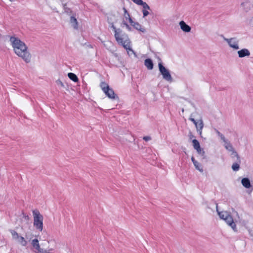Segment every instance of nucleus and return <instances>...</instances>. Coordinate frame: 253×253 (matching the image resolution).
Here are the masks:
<instances>
[{
	"mask_svg": "<svg viewBox=\"0 0 253 253\" xmlns=\"http://www.w3.org/2000/svg\"><path fill=\"white\" fill-rule=\"evenodd\" d=\"M10 41L15 53L26 62L29 63L31 60V55L27 51V47L25 43L18 38L11 37Z\"/></svg>",
	"mask_w": 253,
	"mask_h": 253,
	"instance_id": "obj_1",
	"label": "nucleus"
},
{
	"mask_svg": "<svg viewBox=\"0 0 253 253\" xmlns=\"http://www.w3.org/2000/svg\"><path fill=\"white\" fill-rule=\"evenodd\" d=\"M115 39L117 42L123 46V47L127 50L128 53L129 51L132 53L135 54L134 51L130 47V41L126 34L123 33L122 30H119L116 31V33L114 35Z\"/></svg>",
	"mask_w": 253,
	"mask_h": 253,
	"instance_id": "obj_2",
	"label": "nucleus"
},
{
	"mask_svg": "<svg viewBox=\"0 0 253 253\" xmlns=\"http://www.w3.org/2000/svg\"><path fill=\"white\" fill-rule=\"evenodd\" d=\"M34 217V226L40 231L43 229V216L38 210L33 211Z\"/></svg>",
	"mask_w": 253,
	"mask_h": 253,
	"instance_id": "obj_3",
	"label": "nucleus"
},
{
	"mask_svg": "<svg viewBox=\"0 0 253 253\" xmlns=\"http://www.w3.org/2000/svg\"><path fill=\"white\" fill-rule=\"evenodd\" d=\"M100 86L104 93L109 98L113 99H115L118 98V96L115 93L113 89L110 88L109 85L105 82H101Z\"/></svg>",
	"mask_w": 253,
	"mask_h": 253,
	"instance_id": "obj_4",
	"label": "nucleus"
},
{
	"mask_svg": "<svg viewBox=\"0 0 253 253\" xmlns=\"http://www.w3.org/2000/svg\"><path fill=\"white\" fill-rule=\"evenodd\" d=\"M158 67L159 69V71L161 73V75L163 76V78L169 82H172V78L170 74V72L168 69L166 68L163 65L162 62H159L158 64Z\"/></svg>",
	"mask_w": 253,
	"mask_h": 253,
	"instance_id": "obj_5",
	"label": "nucleus"
},
{
	"mask_svg": "<svg viewBox=\"0 0 253 253\" xmlns=\"http://www.w3.org/2000/svg\"><path fill=\"white\" fill-rule=\"evenodd\" d=\"M221 37L223 38L224 40L228 43L229 45L231 47L235 49H239L238 41H235V38L227 39L225 38L223 35H221Z\"/></svg>",
	"mask_w": 253,
	"mask_h": 253,
	"instance_id": "obj_6",
	"label": "nucleus"
},
{
	"mask_svg": "<svg viewBox=\"0 0 253 253\" xmlns=\"http://www.w3.org/2000/svg\"><path fill=\"white\" fill-rule=\"evenodd\" d=\"M225 144L224 146L227 150L230 151H233L232 154L234 155V156L236 157L237 158V159L240 161V157L237 154V153L234 151V148L232 145L230 144V142H228V141L226 140V142H224Z\"/></svg>",
	"mask_w": 253,
	"mask_h": 253,
	"instance_id": "obj_7",
	"label": "nucleus"
},
{
	"mask_svg": "<svg viewBox=\"0 0 253 253\" xmlns=\"http://www.w3.org/2000/svg\"><path fill=\"white\" fill-rule=\"evenodd\" d=\"M225 221L229 226L231 227L234 231H237L236 225L233 221V219L232 216L230 214L229 215Z\"/></svg>",
	"mask_w": 253,
	"mask_h": 253,
	"instance_id": "obj_8",
	"label": "nucleus"
},
{
	"mask_svg": "<svg viewBox=\"0 0 253 253\" xmlns=\"http://www.w3.org/2000/svg\"><path fill=\"white\" fill-rule=\"evenodd\" d=\"M195 126L196 127L197 131L199 132V135L201 137H202V129L204 127V123L203 120L202 119L198 120L196 123V125Z\"/></svg>",
	"mask_w": 253,
	"mask_h": 253,
	"instance_id": "obj_9",
	"label": "nucleus"
},
{
	"mask_svg": "<svg viewBox=\"0 0 253 253\" xmlns=\"http://www.w3.org/2000/svg\"><path fill=\"white\" fill-rule=\"evenodd\" d=\"M238 56L240 58H243L245 56H249L250 55V51L247 48H243L238 51Z\"/></svg>",
	"mask_w": 253,
	"mask_h": 253,
	"instance_id": "obj_10",
	"label": "nucleus"
},
{
	"mask_svg": "<svg viewBox=\"0 0 253 253\" xmlns=\"http://www.w3.org/2000/svg\"><path fill=\"white\" fill-rule=\"evenodd\" d=\"M179 25L181 30L185 32H190L191 30V27L183 21L179 22Z\"/></svg>",
	"mask_w": 253,
	"mask_h": 253,
	"instance_id": "obj_11",
	"label": "nucleus"
},
{
	"mask_svg": "<svg viewBox=\"0 0 253 253\" xmlns=\"http://www.w3.org/2000/svg\"><path fill=\"white\" fill-rule=\"evenodd\" d=\"M130 24L136 30L141 31L143 33L146 32L145 29L142 27V26L138 22H135L133 21V23H130Z\"/></svg>",
	"mask_w": 253,
	"mask_h": 253,
	"instance_id": "obj_12",
	"label": "nucleus"
},
{
	"mask_svg": "<svg viewBox=\"0 0 253 253\" xmlns=\"http://www.w3.org/2000/svg\"><path fill=\"white\" fill-rule=\"evenodd\" d=\"M144 65L149 70H152L153 68V63L151 59H146L144 61Z\"/></svg>",
	"mask_w": 253,
	"mask_h": 253,
	"instance_id": "obj_13",
	"label": "nucleus"
},
{
	"mask_svg": "<svg viewBox=\"0 0 253 253\" xmlns=\"http://www.w3.org/2000/svg\"><path fill=\"white\" fill-rule=\"evenodd\" d=\"M241 182L242 185L246 188H250L251 187L250 180L248 178H243Z\"/></svg>",
	"mask_w": 253,
	"mask_h": 253,
	"instance_id": "obj_14",
	"label": "nucleus"
},
{
	"mask_svg": "<svg viewBox=\"0 0 253 253\" xmlns=\"http://www.w3.org/2000/svg\"><path fill=\"white\" fill-rule=\"evenodd\" d=\"M241 6L244 10L247 12L251 9V3L248 1H246L241 3Z\"/></svg>",
	"mask_w": 253,
	"mask_h": 253,
	"instance_id": "obj_15",
	"label": "nucleus"
},
{
	"mask_svg": "<svg viewBox=\"0 0 253 253\" xmlns=\"http://www.w3.org/2000/svg\"><path fill=\"white\" fill-rule=\"evenodd\" d=\"M31 244L33 246V247L36 249L37 251H38L39 250H40V246L39 243V241L37 239H33L31 242Z\"/></svg>",
	"mask_w": 253,
	"mask_h": 253,
	"instance_id": "obj_16",
	"label": "nucleus"
},
{
	"mask_svg": "<svg viewBox=\"0 0 253 253\" xmlns=\"http://www.w3.org/2000/svg\"><path fill=\"white\" fill-rule=\"evenodd\" d=\"M70 23L72 24V25L74 29H78V23L77 19L75 17L71 16L70 17Z\"/></svg>",
	"mask_w": 253,
	"mask_h": 253,
	"instance_id": "obj_17",
	"label": "nucleus"
},
{
	"mask_svg": "<svg viewBox=\"0 0 253 253\" xmlns=\"http://www.w3.org/2000/svg\"><path fill=\"white\" fill-rule=\"evenodd\" d=\"M191 160L195 167L196 169L199 170L200 171L203 172V169L202 168H200L201 165L200 164L195 160L194 158L193 157H192Z\"/></svg>",
	"mask_w": 253,
	"mask_h": 253,
	"instance_id": "obj_18",
	"label": "nucleus"
},
{
	"mask_svg": "<svg viewBox=\"0 0 253 253\" xmlns=\"http://www.w3.org/2000/svg\"><path fill=\"white\" fill-rule=\"evenodd\" d=\"M218 214L220 218L224 220L227 218V217L230 214L227 211H221V212L218 211Z\"/></svg>",
	"mask_w": 253,
	"mask_h": 253,
	"instance_id": "obj_19",
	"label": "nucleus"
},
{
	"mask_svg": "<svg viewBox=\"0 0 253 253\" xmlns=\"http://www.w3.org/2000/svg\"><path fill=\"white\" fill-rule=\"evenodd\" d=\"M68 76L70 80H72L74 82H78L79 81L78 77L73 73H68Z\"/></svg>",
	"mask_w": 253,
	"mask_h": 253,
	"instance_id": "obj_20",
	"label": "nucleus"
},
{
	"mask_svg": "<svg viewBox=\"0 0 253 253\" xmlns=\"http://www.w3.org/2000/svg\"><path fill=\"white\" fill-rule=\"evenodd\" d=\"M123 9L124 10V16L126 19H128L130 23H133V20L131 18L129 14L127 12V10L125 7L123 8Z\"/></svg>",
	"mask_w": 253,
	"mask_h": 253,
	"instance_id": "obj_21",
	"label": "nucleus"
},
{
	"mask_svg": "<svg viewBox=\"0 0 253 253\" xmlns=\"http://www.w3.org/2000/svg\"><path fill=\"white\" fill-rule=\"evenodd\" d=\"M17 240L22 246H26L27 245V242L25 240L24 237L19 236V238H18Z\"/></svg>",
	"mask_w": 253,
	"mask_h": 253,
	"instance_id": "obj_22",
	"label": "nucleus"
},
{
	"mask_svg": "<svg viewBox=\"0 0 253 253\" xmlns=\"http://www.w3.org/2000/svg\"><path fill=\"white\" fill-rule=\"evenodd\" d=\"M192 143H193V146L195 150H197V149H198L200 147V143L197 140H196L195 139H193L192 140Z\"/></svg>",
	"mask_w": 253,
	"mask_h": 253,
	"instance_id": "obj_23",
	"label": "nucleus"
},
{
	"mask_svg": "<svg viewBox=\"0 0 253 253\" xmlns=\"http://www.w3.org/2000/svg\"><path fill=\"white\" fill-rule=\"evenodd\" d=\"M10 232L12 236V238L14 240H17L18 238H19V235L14 230H10Z\"/></svg>",
	"mask_w": 253,
	"mask_h": 253,
	"instance_id": "obj_24",
	"label": "nucleus"
},
{
	"mask_svg": "<svg viewBox=\"0 0 253 253\" xmlns=\"http://www.w3.org/2000/svg\"><path fill=\"white\" fill-rule=\"evenodd\" d=\"M196 151L199 155H201V156L203 157V158H205V152L203 148L200 147L199 148L197 149Z\"/></svg>",
	"mask_w": 253,
	"mask_h": 253,
	"instance_id": "obj_25",
	"label": "nucleus"
},
{
	"mask_svg": "<svg viewBox=\"0 0 253 253\" xmlns=\"http://www.w3.org/2000/svg\"><path fill=\"white\" fill-rule=\"evenodd\" d=\"M215 131L217 135L221 138V139L223 140L224 142H226V139L224 136L220 133L218 130L215 129Z\"/></svg>",
	"mask_w": 253,
	"mask_h": 253,
	"instance_id": "obj_26",
	"label": "nucleus"
},
{
	"mask_svg": "<svg viewBox=\"0 0 253 253\" xmlns=\"http://www.w3.org/2000/svg\"><path fill=\"white\" fill-rule=\"evenodd\" d=\"M239 168L240 166L238 163H234L232 166V169L234 171H238Z\"/></svg>",
	"mask_w": 253,
	"mask_h": 253,
	"instance_id": "obj_27",
	"label": "nucleus"
},
{
	"mask_svg": "<svg viewBox=\"0 0 253 253\" xmlns=\"http://www.w3.org/2000/svg\"><path fill=\"white\" fill-rule=\"evenodd\" d=\"M124 26H126V28L129 31L132 30V28L130 27L125 21H123L122 23L121 26L123 27Z\"/></svg>",
	"mask_w": 253,
	"mask_h": 253,
	"instance_id": "obj_28",
	"label": "nucleus"
},
{
	"mask_svg": "<svg viewBox=\"0 0 253 253\" xmlns=\"http://www.w3.org/2000/svg\"><path fill=\"white\" fill-rule=\"evenodd\" d=\"M141 6L143 7V9L151 10L150 6L146 2H143V4H141Z\"/></svg>",
	"mask_w": 253,
	"mask_h": 253,
	"instance_id": "obj_29",
	"label": "nucleus"
},
{
	"mask_svg": "<svg viewBox=\"0 0 253 253\" xmlns=\"http://www.w3.org/2000/svg\"><path fill=\"white\" fill-rule=\"evenodd\" d=\"M133 2L139 5H141L144 2L142 0H131Z\"/></svg>",
	"mask_w": 253,
	"mask_h": 253,
	"instance_id": "obj_30",
	"label": "nucleus"
},
{
	"mask_svg": "<svg viewBox=\"0 0 253 253\" xmlns=\"http://www.w3.org/2000/svg\"><path fill=\"white\" fill-rule=\"evenodd\" d=\"M142 13H143V17H145L148 15L150 14V12L148 11V10L143 9L142 10Z\"/></svg>",
	"mask_w": 253,
	"mask_h": 253,
	"instance_id": "obj_31",
	"label": "nucleus"
},
{
	"mask_svg": "<svg viewBox=\"0 0 253 253\" xmlns=\"http://www.w3.org/2000/svg\"><path fill=\"white\" fill-rule=\"evenodd\" d=\"M38 252L39 253H48V251H47V250H44L41 248L38 251Z\"/></svg>",
	"mask_w": 253,
	"mask_h": 253,
	"instance_id": "obj_32",
	"label": "nucleus"
},
{
	"mask_svg": "<svg viewBox=\"0 0 253 253\" xmlns=\"http://www.w3.org/2000/svg\"><path fill=\"white\" fill-rule=\"evenodd\" d=\"M56 84L58 85H61L62 87L64 86V85L63 83L60 80H58L56 81Z\"/></svg>",
	"mask_w": 253,
	"mask_h": 253,
	"instance_id": "obj_33",
	"label": "nucleus"
},
{
	"mask_svg": "<svg viewBox=\"0 0 253 253\" xmlns=\"http://www.w3.org/2000/svg\"><path fill=\"white\" fill-rule=\"evenodd\" d=\"M111 27L113 29L115 33H116V31L121 30V29H116V27L114 25V24L112 23Z\"/></svg>",
	"mask_w": 253,
	"mask_h": 253,
	"instance_id": "obj_34",
	"label": "nucleus"
},
{
	"mask_svg": "<svg viewBox=\"0 0 253 253\" xmlns=\"http://www.w3.org/2000/svg\"><path fill=\"white\" fill-rule=\"evenodd\" d=\"M192 114L191 115V117L189 118V120H190L191 122H192L195 125H196V123H197V121H196L194 118H192Z\"/></svg>",
	"mask_w": 253,
	"mask_h": 253,
	"instance_id": "obj_35",
	"label": "nucleus"
},
{
	"mask_svg": "<svg viewBox=\"0 0 253 253\" xmlns=\"http://www.w3.org/2000/svg\"><path fill=\"white\" fill-rule=\"evenodd\" d=\"M23 214V217L26 219V220H29L30 219L29 216L28 215H26L24 212L22 213Z\"/></svg>",
	"mask_w": 253,
	"mask_h": 253,
	"instance_id": "obj_36",
	"label": "nucleus"
},
{
	"mask_svg": "<svg viewBox=\"0 0 253 253\" xmlns=\"http://www.w3.org/2000/svg\"><path fill=\"white\" fill-rule=\"evenodd\" d=\"M143 139H144L145 141H148V140H151V137H150V136H144V137H143Z\"/></svg>",
	"mask_w": 253,
	"mask_h": 253,
	"instance_id": "obj_37",
	"label": "nucleus"
},
{
	"mask_svg": "<svg viewBox=\"0 0 253 253\" xmlns=\"http://www.w3.org/2000/svg\"><path fill=\"white\" fill-rule=\"evenodd\" d=\"M53 250L52 249H50V250H49L48 251V253H50V251H52Z\"/></svg>",
	"mask_w": 253,
	"mask_h": 253,
	"instance_id": "obj_38",
	"label": "nucleus"
},
{
	"mask_svg": "<svg viewBox=\"0 0 253 253\" xmlns=\"http://www.w3.org/2000/svg\"><path fill=\"white\" fill-rule=\"evenodd\" d=\"M194 137V136H193V135H191L190 136V138H192V137Z\"/></svg>",
	"mask_w": 253,
	"mask_h": 253,
	"instance_id": "obj_39",
	"label": "nucleus"
},
{
	"mask_svg": "<svg viewBox=\"0 0 253 253\" xmlns=\"http://www.w3.org/2000/svg\"><path fill=\"white\" fill-rule=\"evenodd\" d=\"M218 206L216 205V209H217ZM217 211H218V210H217Z\"/></svg>",
	"mask_w": 253,
	"mask_h": 253,
	"instance_id": "obj_40",
	"label": "nucleus"
},
{
	"mask_svg": "<svg viewBox=\"0 0 253 253\" xmlns=\"http://www.w3.org/2000/svg\"><path fill=\"white\" fill-rule=\"evenodd\" d=\"M182 111L184 112V109H182Z\"/></svg>",
	"mask_w": 253,
	"mask_h": 253,
	"instance_id": "obj_41",
	"label": "nucleus"
},
{
	"mask_svg": "<svg viewBox=\"0 0 253 253\" xmlns=\"http://www.w3.org/2000/svg\"><path fill=\"white\" fill-rule=\"evenodd\" d=\"M10 0L11 1H13L14 0Z\"/></svg>",
	"mask_w": 253,
	"mask_h": 253,
	"instance_id": "obj_42",
	"label": "nucleus"
}]
</instances>
